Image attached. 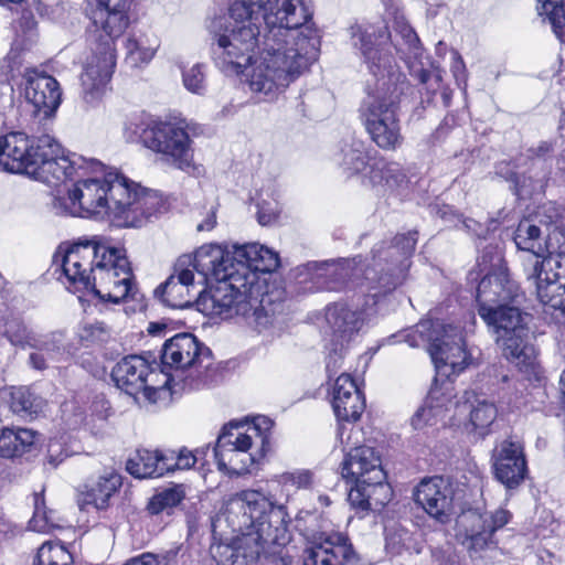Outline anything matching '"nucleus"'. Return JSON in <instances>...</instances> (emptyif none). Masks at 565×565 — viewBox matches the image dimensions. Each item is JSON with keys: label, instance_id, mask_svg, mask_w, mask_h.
Segmentation results:
<instances>
[{"label": "nucleus", "instance_id": "f257e3e1", "mask_svg": "<svg viewBox=\"0 0 565 565\" xmlns=\"http://www.w3.org/2000/svg\"><path fill=\"white\" fill-rule=\"evenodd\" d=\"M256 15L263 33L250 89L276 98L317 58L319 35L310 0H238Z\"/></svg>", "mask_w": 565, "mask_h": 565}, {"label": "nucleus", "instance_id": "de8ad7c7", "mask_svg": "<svg viewBox=\"0 0 565 565\" xmlns=\"http://www.w3.org/2000/svg\"><path fill=\"white\" fill-rule=\"evenodd\" d=\"M552 147L548 142H541L536 148H531L527 150V158L534 161L540 168L541 173L535 174L536 181L542 183L545 177L548 173L550 166L547 164V160L545 156L551 151Z\"/></svg>", "mask_w": 565, "mask_h": 565}, {"label": "nucleus", "instance_id": "4468645a", "mask_svg": "<svg viewBox=\"0 0 565 565\" xmlns=\"http://www.w3.org/2000/svg\"><path fill=\"white\" fill-rule=\"evenodd\" d=\"M161 362L175 372L188 375L181 380L184 386L195 390L213 381L212 352L192 333H179L167 340L161 349Z\"/></svg>", "mask_w": 565, "mask_h": 565}, {"label": "nucleus", "instance_id": "a19ab883", "mask_svg": "<svg viewBox=\"0 0 565 565\" xmlns=\"http://www.w3.org/2000/svg\"><path fill=\"white\" fill-rule=\"evenodd\" d=\"M73 556L61 543L45 542L38 551L33 565H72Z\"/></svg>", "mask_w": 565, "mask_h": 565}, {"label": "nucleus", "instance_id": "9b49d317", "mask_svg": "<svg viewBox=\"0 0 565 565\" xmlns=\"http://www.w3.org/2000/svg\"><path fill=\"white\" fill-rule=\"evenodd\" d=\"M342 477L352 483L348 501L352 508L370 511L384 507L391 500V488L380 454L372 447L351 449L341 465Z\"/></svg>", "mask_w": 565, "mask_h": 565}, {"label": "nucleus", "instance_id": "e433bc0d", "mask_svg": "<svg viewBox=\"0 0 565 565\" xmlns=\"http://www.w3.org/2000/svg\"><path fill=\"white\" fill-rule=\"evenodd\" d=\"M1 397L9 404L10 409L20 416L36 414L40 407L39 398L24 386L4 390Z\"/></svg>", "mask_w": 565, "mask_h": 565}, {"label": "nucleus", "instance_id": "0e129e2a", "mask_svg": "<svg viewBox=\"0 0 565 565\" xmlns=\"http://www.w3.org/2000/svg\"><path fill=\"white\" fill-rule=\"evenodd\" d=\"M215 225H216V214H215V210L212 209L210 211V213L207 214V217L205 218V221L198 224L196 230L199 232L211 231L215 227Z\"/></svg>", "mask_w": 565, "mask_h": 565}, {"label": "nucleus", "instance_id": "6e6d98bb", "mask_svg": "<svg viewBox=\"0 0 565 565\" xmlns=\"http://www.w3.org/2000/svg\"><path fill=\"white\" fill-rule=\"evenodd\" d=\"M495 173L503 177L505 180L514 183L518 192H521V193L525 192L524 191L525 184H520L519 174L510 169L509 163H504V162L500 163L497 167Z\"/></svg>", "mask_w": 565, "mask_h": 565}, {"label": "nucleus", "instance_id": "412c9836", "mask_svg": "<svg viewBox=\"0 0 565 565\" xmlns=\"http://www.w3.org/2000/svg\"><path fill=\"white\" fill-rule=\"evenodd\" d=\"M191 265V256H181L173 268L170 277L161 284L154 295L171 308L183 309L196 305V297L200 291L195 290L193 270L188 268Z\"/></svg>", "mask_w": 565, "mask_h": 565}, {"label": "nucleus", "instance_id": "ea45409f", "mask_svg": "<svg viewBox=\"0 0 565 565\" xmlns=\"http://www.w3.org/2000/svg\"><path fill=\"white\" fill-rule=\"evenodd\" d=\"M35 348L44 352L51 362H66L73 355L72 345L65 341L61 333L46 337L39 341Z\"/></svg>", "mask_w": 565, "mask_h": 565}, {"label": "nucleus", "instance_id": "f03ea898", "mask_svg": "<svg viewBox=\"0 0 565 565\" xmlns=\"http://www.w3.org/2000/svg\"><path fill=\"white\" fill-rule=\"evenodd\" d=\"M417 243V232L396 235L392 241L380 242L372 248V262L362 270L360 260L310 262L300 268L301 281H311L318 290H342L359 287L366 298L365 306L375 305L394 291L406 278L409 257Z\"/></svg>", "mask_w": 565, "mask_h": 565}, {"label": "nucleus", "instance_id": "7ed1b4c3", "mask_svg": "<svg viewBox=\"0 0 565 565\" xmlns=\"http://www.w3.org/2000/svg\"><path fill=\"white\" fill-rule=\"evenodd\" d=\"M353 45L364 56L375 83L367 86L359 108L360 119L370 139L384 151H395L403 142L399 102L407 88L405 75L396 67L392 54L374 47V33L361 25L351 28Z\"/></svg>", "mask_w": 565, "mask_h": 565}, {"label": "nucleus", "instance_id": "dca6fc26", "mask_svg": "<svg viewBox=\"0 0 565 565\" xmlns=\"http://www.w3.org/2000/svg\"><path fill=\"white\" fill-rule=\"evenodd\" d=\"M481 271L486 275L477 288V302L480 307H494L512 303L522 297L519 285L510 278L501 255L487 247L478 260Z\"/></svg>", "mask_w": 565, "mask_h": 565}, {"label": "nucleus", "instance_id": "58836bf2", "mask_svg": "<svg viewBox=\"0 0 565 565\" xmlns=\"http://www.w3.org/2000/svg\"><path fill=\"white\" fill-rule=\"evenodd\" d=\"M185 498L184 484H172L151 497L147 504L150 514H159L179 505Z\"/></svg>", "mask_w": 565, "mask_h": 565}, {"label": "nucleus", "instance_id": "393cba45", "mask_svg": "<svg viewBox=\"0 0 565 565\" xmlns=\"http://www.w3.org/2000/svg\"><path fill=\"white\" fill-rule=\"evenodd\" d=\"M456 414L466 419L465 427L468 431L483 437L495 420L498 409L494 403L483 396L466 391L456 403Z\"/></svg>", "mask_w": 565, "mask_h": 565}, {"label": "nucleus", "instance_id": "4be33fe9", "mask_svg": "<svg viewBox=\"0 0 565 565\" xmlns=\"http://www.w3.org/2000/svg\"><path fill=\"white\" fill-rule=\"evenodd\" d=\"M151 372V363L146 356L131 354L121 359L113 367L111 379L126 394L136 396L142 392L147 399L154 402L157 390L147 384Z\"/></svg>", "mask_w": 565, "mask_h": 565}, {"label": "nucleus", "instance_id": "aec40b11", "mask_svg": "<svg viewBox=\"0 0 565 565\" xmlns=\"http://www.w3.org/2000/svg\"><path fill=\"white\" fill-rule=\"evenodd\" d=\"M495 479L507 489L518 488L525 479L527 465L523 444L515 437L503 439L492 452Z\"/></svg>", "mask_w": 565, "mask_h": 565}, {"label": "nucleus", "instance_id": "49530a36", "mask_svg": "<svg viewBox=\"0 0 565 565\" xmlns=\"http://www.w3.org/2000/svg\"><path fill=\"white\" fill-rule=\"evenodd\" d=\"M29 529L35 532H46L50 529V520L46 515L44 499L39 494L34 495V513L29 521Z\"/></svg>", "mask_w": 565, "mask_h": 565}, {"label": "nucleus", "instance_id": "a18cd8bd", "mask_svg": "<svg viewBox=\"0 0 565 565\" xmlns=\"http://www.w3.org/2000/svg\"><path fill=\"white\" fill-rule=\"evenodd\" d=\"M185 88L195 94H202L205 89V74L202 64H195L182 73Z\"/></svg>", "mask_w": 565, "mask_h": 565}, {"label": "nucleus", "instance_id": "f704fd0d", "mask_svg": "<svg viewBox=\"0 0 565 565\" xmlns=\"http://www.w3.org/2000/svg\"><path fill=\"white\" fill-rule=\"evenodd\" d=\"M36 440V431L29 428L6 427L0 434V456L3 458L21 457L30 452Z\"/></svg>", "mask_w": 565, "mask_h": 565}, {"label": "nucleus", "instance_id": "0eeeda50", "mask_svg": "<svg viewBox=\"0 0 565 565\" xmlns=\"http://www.w3.org/2000/svg\"><path fill=\"white\" fill-rule=\"evenodd\" d=\"M84 164L93 171L103 170L104 164L84 158L70 159L64 156L61 143L51 135L29 137L21 131L0 136V169L11 173H25L44 179L46 182H60L73 178Z\"/></svg>", "mask_w": 565, "mask_h": 565}, {"label": "nucleus", "instance_id": "423d86ee", "mask_svg": "<svg viewBox=\"0 0 565 565\" xmlns=\"http://www.w3.org/2000/svg\"><path fill=\"white\" fill-rule=\"evenodd\" d=\"M215 280L209 289L199 292V311L225 319L242 316L259 331L278 322L285 309L284 302L263 295L253 273L243 267L241 271L233 270Z\"/></svg>", "mask_w": 565, "mask_h": 565}, {"label": "nucleus", "instance_id": "473e14b6", "mask_svg": "<svg viewBox=\"0 0 565 565\" xmlns=\"http://www.w3.org/2000/svg\"><path fill=\"white\" fill-rule=\"evenodd\" d=\"M370 184L379 191L393 192L407 183V177L397 163L377 159L370 166L367 174Z\"/></svg>", "mask_w": 565, "mask_h": 565}, {"label": "nucleus", "instance_id": "79ce46f5", "mask_svg": "<svg viewBox=\"0 0 565 565\" xmlns=\"http://www.w3.org/2000/svg\"><path fill=\"white\" fill-rule=\"evenodd\" d=\"M537 10L547 17L556 36L565 42V0H544Z\"/></svg>", "mask_w": 565, "mask_h": 565}, {"label": "nucleus", "instance_id": "c03bdc74", "mask_svg": "<svg viewBox=\"0 0 565 565\" xmlns=\"http://www.w3.org/2000/svg\"><path fill=\"white\" fill-rule=\"evenodd\" d=\"M550 255L542 260L536 259L533 265H539V268L551 274L552 277L565 282V245L558 246V250L550 249Z\"/></svg>", "mask_w": 565, "mask_h": 565}, {"label": "nucleus", "instance_id": "6ab92c4d", "mask_svg": "<svg viewBox=\"0 0 565 565\" xmlns=\"http://www.w3.org/2000/svg\"><path fill=\"white\" fill-rule=\"evenodd\" d=\"M415 502L440 524H447L455 514V490L448 479L435 476L424 479L414 493Z\"/></svg>", "mask_w": 565, "mask_h": 565}, {"label": "nucleus", "instance_id": "13d9d810", "mask_svg": "<svg viewBox=\"0 0 565 565\" xmlns=\"http://www.w3.org/2000/svg\"><path fill=\"white\" fill-rule=\"evenodd\" d=\"M60 450V445L57 443L55 444H50L49 445V450H47V462L53 467V468H56L65 458V456L63 455V452L58 451Z\"/></svg>", "mask_w": 565, "mask_h": 565}, {"label": "nucleus", "instance_id": "a211bd4d", "mask_svg": "<svg viewBox=\"0 0 565 565\" xmlns=\"http://www.w3.org/2000/svg\"><path fill=\"white\" fill-rule=\"evenodd\" d=\"M145 146L163 154L179 169L191 166L190 138L184 128L168 121L156 122L142 134Z\"/></svg>", "mask_w": 565, "mask_h": 565}, {"label": "nucleus", "instance_id": "052dcab7", "mask_svg": "<svg viewBox=\"0 0 565 565\" xmlns=\"http://www.w3.org/2000/svg\"><path fill=\"white\" fill-rule=\"evenodd\" d=\"M29 361H30V364L32 365V367H34L36 370H41V371L47 369L49 364L51 362L49 360V358L46 356V354L42 351L31 353Z\"/></svg>", "mask_w": 565, "mask_h": 565}, {"label": "nucleus", "instance_id": "2eb2a0df", "mask_svg": "<svg viewBox=\"0 0 565 565\" xmlns=\"http://www.w3.org/2000/svg\"><path fill=\"white\" fill-rule=\"evenodd\" d=\"M478 315L495 335L502 354L511 361L525 356V340L529 329L525 321L529 317L511 303L494 307H480Z\"/></svg>", "mask_w": 565, "mask_h": 565}, {"label": "nucleus", "instance_id": "7c9ffc66", "mask_svg": "<svg viewBox=\"0 0 565 565\" xmlns=\"http://www.w3.org/2000/svg\"><path fill=\"white\" fill-rule=\"evenodd\" d=\"M335 160L349 175L359 174L371 166V149L365 141L351 136L341 141Z\"/></svg>", "mask_w": 565, "mask_h": 565}, {"label": "nucleus", "instance_id": "39448f33", "mask_svg": "<svg viewBox=\"0 0 565 565\" xmlns=\"http://www.w3.org/2000/svg\"><path fill=\"white\" fill-rule=\"evenodd\" d=\"M66 279L102 301L120 303L134 299L132 270L120 248L95 241L75 244L54 255Z\"/></svg>", "mask_w": 565, "mask_h": 565}, {"label": "nucleus", "instance_id": "338daca9", "mask_svg": "<svg viewBox=\"0 0 565 565\" xmlns=\"http://www.w3.org/2000/svg\"><path fill=\"white\" fill-rule=\"evenodd\" d=\"M559 402H561V405L563 407V409L565 411V370L563 371L561 377H559Z\"/></svg>", "mask_w": 565, "mask_h": 565}, {"label": "nucleus", "instance_id": "bb28decb", "mask_svg": "<svg viewBox=\"0 0 565 565\" xmlns=\"http://www.w3.org/2000/svg\"><path fill=\"white\" fill-rule=\"evenodd\" d=\"M232 254L234 271H241L244 267L256 276L257 271L271 273L279 267L278 254L257 243L233 245Z\"/></svg>", "mask_w": 565, "mask_h": 565}, {"label": "nucleus", "instance_id": "5fc2aeb1", "mask_svg": "<svg viewBox=\"0 0 565 565\" xmlns=\"http://www.w3.org/2000/svg\"><path fill=\"white\" fill-rule=\"evenodd\" d=\"M175 459L177 460L173 463L175 470H185L194 467L195 462L198 461V456L191 450L182 448L179 450V452H175Z\"/></svg>", "mask_w": 565, "mask_h": 565}, {"label": "nucleus", "instance_id": "9d476101", "mask_svg": "<svg viewBox=\"0 0 565 565\" xmlns=\"http://www.w3.org/2000/svg\"><path fill=\"white\" fill-rule=\"evenodd\" d=\"M287 512L258 490H245L233 498L226 520L241 535H256L260 544L282 545L287 541Z\"/></svg>", "mask_w": 565, "mask_h": 565}, {"label": "nucleus", "instance_id": "3c124183", "mask_svg": "<svg viewBox=\"0 0 565 565\" xmlns=\"http://www.w3.org/2000/svg\"><path fill=\"white\" fill-rule=\"evenodd\" d=\"M280 482L291 484L298 489L309 488L312 483V473L309 470L285 472L280 476Z\"/></svg>", "mask_w": 565, "mask_h": 565}, {"label": "nucleus", "instance_id": "864d4df0", "mask_svg": "<svg viewBox=\"0 0 565 565\" xmlns=\"http://www.w3.org/2000/svg\"><path fill=\"white\" fill-rule=\"evenodd\" d=\"M435 416V408L433 406L424 405L419 407L412 417V426L415 429H422L426 425L431 424V419Z\"/></svg>", "mask_w": 565, "mask_h": 565}, {"label": "nucleus", "instance_id": "69168bd1", "mask_svg": "<svg viewBox=\"0 0 565 565\" xmlns=\"http://www.w3.org/2000/svg\"><path fill=\"white\" fill-rule=\"evenodd\" d=\"M416 76L422 84H426L429 81H431L433 78L438 84L441 79L439 74H433L431 72L424 70V68H420L419 71H417Z\"/></svg>", "mask_w": 565, "mask_h": 565}, {"label": "nucleus", "instance_id": "c85d7f7f", "mask_svg": "<svg viewBox=\"0 0 565 565\" xmlns=\"http://www.w3.org/2000/svg\"><path fill=\"white\" fill-rule=\"evenodd\" d=\"M193 268L201 273L205 278H221L222 275L227 276L235 270V260H233L232 250L224 249L220 245H205L200 247L193 259L191 258Z\"/></svg>", "mask_w": 565, "mask_h": 565}, {"label": "nucleus", "instance_id": "c756f323", "mask_svg": "<svg viewBox=\"0 0 565 565\" xmlns=\"http://www.w3.org/2000/svg\"><path fill=\"white\" fill-rule=\"evenodd\" d=\"M527 280L535 287L536 296L543 305L565 315V282L552 277L546 271L543 274L539 265L533 264L527 274Z\"/></svg>", "mask_w": 565, "mask_h": 565}, {"label": "nucleus", "instance_id": "bf43d9fd", "mask_svg": "<svg viewBox=\"0 0 565 565\" xmlns=\"http://www.w3.org/2000/svg\"><path fill=\"white\" fill-rule=\"evenodd\" d=\"M124 565H160V562L156 555L143 553L140 556L130 558Z\"/></svg>", "mask_w": 565, "mask_h": 565}, {"label": "nucleus", "instance_id": "603ef678", "mask_svg": "<svg viewBox=\"0 0 565 565\" xmlns=\"http://www.w3.org/2000/svg\"><path fill=\"white\" fill-rule=\"evenodd\" d=\"M332 348L330 349V353L327 358V373L329 379H331L333 375L338 373V371L342 366V360H343V350H341L340 345L332 344Z\"/></svg>", "mask_w": 565, "mask_h": 565}, {"label": "nucleus", "instance_id": "a878e982", "mask_svg": "<svg viewBox=\"0 0 565 565\" xmlns=\"http://www.w3.org/2000/svg\"><path fill=\"white\" fill-rule=\"evenodd\" d=\"M332 407L339 420L355 422L365 409V398L348 373L340 374L332 392Z\"/></svg>", "mask_w": 565, "mask_h": 565}, {"label": "nucleus", "instance_id": "e2e57ef3", "mask_svg": "<svg viewBox=\"0 0 565 565\" xmlns=\"http://www.w3.org/2000/svg\"><path fill=\"white\" fill-rule=\"evenodd\" d=\"M277 215L271 210H266L263 205L257 212V220L260 225H269L276 220Z\"/></svg>", "mask_w": 565, "mask_h": 565}, {"label": "nucleus", "instance_id": "20e7f679", "mask_svg": "<svg viewBox=\"0 0 565 565\" xmlns=\"http://www.w3.org/2000/svg\"><path fill=\"white\" fill-rule=\"evenodd\" d=\"M66 211L73 216H89L108 211L120 227H140L163 206L157 192L141 188L116 171L104 180L77 181L67 198Z\"/></svg>", "mask_w": 565, "mask_h": 565}, {"label": "nucleus", "instance_id": "8fccbe9b", "mask_svg": "<svg viewBox=\"0 0 565 565\" xmlns=\"http://www.w3.org/2000/svg\"><path fill=\"white\" fill-rule=\"evenodd\" d=\"M397 32L403 40V44L407 47V53L414 57H418L422 49L416 32L407 24H401Z\"/></svg>", "mask_w": 565, "mask_h": 565}, {"label": "nucleus", "instance_id": "09e8293b", "mask_svg": "<svg viewBox=\"0 0 565 565\" xmlns=\"http://www.w3.org/2000/svg\"><path fill=\"white\" fill-rule=\"evenodd\" d=\"M109 337V331L104 322L86 324L81 331V339L87 343H102Z\"/></svg>", "mask_w": 565, "mask_h": 565}, {"label": "nucleus", "instance_id": "4d7b16f0", "mask_svg": "<svg viewBox=\"0 0 565 565\" xmlns=\"http://www.w3.org/2000/svg\"><path fill=\"white\" fill-rule=\"evenodd\" d=\"M175 451L169 450L167 452H160L159 451V470H160V477L163 476L166 472H172L175 471V467H173V463L175 462Z\"/></svg>", "mask_w": 565, "mask_h": 565}, {"label": "nucleus", "instance_id": "1a4fd4ad", "mask_svg": "<svg viewBox=\"0 0 565 565\" xmlns=\"http://www.w3.org/2000/svg\"><path fill=\"white\" fill-rule=\"evenodd\" d=\"M127 11L96 8L92 12L90 20L102 33L81 76L82 96L89 106L98 104L106 94L116 65L115 40L121 36L129 25Z\"/></svg>", "mask_w": 565, "mask_h": 565}, {"label": "nucleus", "instance_id": "72a5a7b5", "mask_svg": "<svg viewBox=\"0 0 565 565\" xmlns=\"http://www.w3.org/2000/svg\"><path fill=\"white\" fill-rule=\"evenodd\" d=\"M529 217L543 228L547 245L559 244L561 238H565L563 210L556 203L547 202L540 205Z\"/></svg>", "mask_w": 565, "mask_h": 565}, {"label": "nucleus", "instance_id": "cd10ccee", "mask_svg": "<svg viewBox=\"0 0 565 565\" xmlns=\"http://www.w3.org/2000/svg\"><path fill=\"white\" fill-rule=\"evenodd\" d=\"M326 320L332 332L331 343L340 345L341 350L344 349L363 324L361 312L352 310L342 303H334L328 307Z\"/></svg>", "mask_w": 565, "mask_h": 565}, {"label": "nucleus", "instance_id": "5701e85b", "mask_svg": "<svg viewBox=\"0 0 565 565\" xmlns=\"http://www.w3.org/2000/svg\"><path fill=\"white\" fill-rule=\"evenodd\" d=\"M355 558L349 539L340 533H320L305 550L302 565H344Z\"/></svg>", "mask_w": 565, "mask_h": 565}, {"label": "nucleus", "instance_id": "774afa93", "mask_svg": "<svg viewBox=\"0 0 565 565\" xmlns=\"http://www.w3.org/2000/svg\"><path fill=\"white\" fill-rule=\"evenodd\" d=\"M462 67H463V61L460 55L456 54V61L452 66L454 73H457Z\"/></svg>", "mask_w": 565, "mask_h": 565}, {"label": "nucleus", "instance_id": "6e6552de", "mask_svg": "<svg viewBox=\"0 0 565 565\" xmlns=\"http://www.w3.org/2000/svg\"><path fill=\"white\" fill-rule=\"evenodd\" d=\"M244 2L234 1L227 15L215 17L209 24L211 35V54L215 65L227 75H238L252 61L254 50L258 49V57L250 65L246 81L250 86V75L260 60L263 31Z\"/></svg>", "mask_w": 565, "mask_h": 565}, {"label": "nucleus", "instance_id": "f8f14e48", "mask_svg": "<svg viewBox=\"0 0 565 565\" xmlns=\"http://www.w3.org/2000/svg\"><path fill=\"white\" fill-rule=\"evenodd\" d=\"M405 341L411 347L427 345L435 367L447 376L461 372L466 366V343L457 324L423 320L405 335Z\"/></svg>", "mask_w": 565, "mask_h": 565}, {"label": "nucleus", "instance_id": "c9c22d12", "mask_svg": "<svg viewBox=\"0 0 565 565\" xmlns=\"http://www.w3.org/2000/svg\"><path fill=\"white\" fill-rule=\"evenodd\" d=\"M121 486V476L110 472L102 476L81 494L79 504H92L98 510L106 509L110 497Z\"/></svg>", "mask_w": 565, "mask_h": 565}, {"label": "nucleus", "instance_id": "2f4dec72", "mask_svg": "<svg viewBox=\"0 0 565 565\" xmlns=\"http://www.w3.org/2000/svg\"><path fill=\"white\" fill-rule=\"evenodd\" d=\"M513 238L519 249L533 255L534 262L542 257L546 250L554 249L555 245V243L547 245L543 228L533 223L529 216L520 221Z\"/></svg>", "mask_w": 565, "mask_h": 565}, {"label": "nucleus", "instance_id": "4c0bfd02", "mask_svg": "<svg viewBox=\"0 0 565 565\" xmlns=\"http://www.w3.org/2000/svg\"><path fill=\"white\" fill-rule=\"evenodd\" d=\"M159 451L139 449L126 462L127 471L139 479L160 477Z\"/></svg>", "mask_w": 565, "mask_h": 565}, {"label": "nucleus", "instance_id": "37998d69", "mask_svg": "<svg viewBox=\"0 0 565 565\" xmlns=\"http://www.w3.org/2000/svg\"><path fill=\"white\" fill-rule=\"evenodd\" d=\"M158 46L157 40L149 42L143 38H129L126 41L127 57L135 66L148 63L153 57Z\"/></svg>", "mask_w": 565, "mask_h": 565}, {"label": "nucleus", "instance_id": "b1692460", "mask_svg": "<svg viewBox=\"0 0 565 565\" xmlns=\"http://www.w3.org/2000/svg\"><path fill=\"white\" fill-rule=\"evenodd\" d=\"M23 78L26 99L45 117H51L61 104L62 93L57 81L34 68L25 70Z\"/></svg>", "mask_w": 565, "mask_h": 565}, {"label": "nucleus", "instance_id": "680f3d73", "mask_svg": "<svg viewBox=\"0 0 565 565\" xmlns=\"http://www.w3.org/2000/svg\"><path fill=\"white\" fill-rule=\"evenodd\" d=\"M132 0H98L97 8L108 10H128Z\"/></svg>", "mask_w": 565, "mask_h": 565}, {"label": "nucleus", "instance_id": "ddd939ff", "mask_svg": "<svg viewBox=\"0 0 565 565\" xmlns=\"http://www.w3.org/2000/svg\"><path fill=\"white\" fill-rule=\"evenodd\" d=\"M273 427V422L267 417H257L253 425H248L245 431H241L236 426L224 427L218 436L213 454L220 470H228L235 473L246 472L249 467L258 461V457L247 451L255 443L260 446L259 457H263L267 450L268 431Z\"/></svg>", "mask_w": 565, "mask_h": 565}, {"label": "nucleus", "instance_id": "f3484780", "mask_svg": "<svg viewBox=\"0 0 565 565\" xmlns=\"http://www.w3.org/2000/svg\"><path fill=\"white\" fill-rule=\"evenodd\" d=\"M511 514L504 509L494 512L468 509L462 511L457 524L461 544L472 554L480 553L495 544L494 533L509 523Z\"/></svg>", "mask_w": 565, "mask_h": 565}]
</instances>
